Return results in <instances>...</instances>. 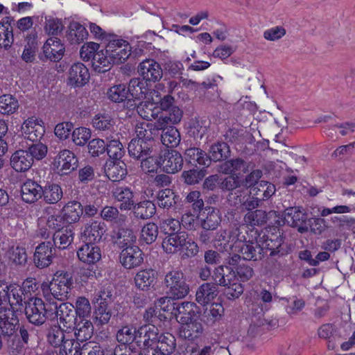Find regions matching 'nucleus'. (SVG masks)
I'll use <instances>...</instances> for the list:
<instances>
[{
  "label": "nucleus",
  "instance_id": "nucleus-24",
  "mask_svg": "<svg viewBox=\"0 0 355 355\" xmlns=\"http://www.w3.org/2000/svg\"><path fill=\"white\" fill-rule=\"evenodd\" d=\"M78 259L83 263L94 264L101 258V249L92 243L82 245L77 252Z\"/></svg>",
  "mask_w": 355,
  "mask_h": 355
},
{
  "label": "nucleus",
  "instance_id": "nucleus-63",
  "mask_svg": "<svg viewBox=\"0 0 355 355\" xmlns=\"http://www.w3.org/2000/svg\"><path fill=\"white\" fill-rule=\"evenodd\" d=\"M224 313V308L220 303H213L209 309H207L205 312V317L207 318V322H214L221 318Z\"/></svg>",
  "mask_w": 355,
  "mask_h": 355
},
{
  "label": "nucleus",
  "instance_id": "nucleus-43",
  "mask_svg": "<svg viewBox=\"0 0 355 355\" xmlns=\"http://www.w3.org/2000/svg\"><path fill=\"white\" fill-rule=\"evenodd\" d=\"M185 157L191 164H197L208 166L210 164V159L205 152L198 148H191L185 151Z\"/></svg>",
  "mask_w": 355,
  "mask_h": 355
},
{
  "label": "nucleus",
  "instance_id": "nucleus-37",
  "mask_svg": "<svg viewBox=\"0 0 355 355\" xmlns=\"http://www.w3.org/2000/svg\"><path fill=\"white\" fill-rule=\"evenodd\" d=\"M149 142L134 138L128 144V150L130 157L135 159H140L147 155L150 150Z\"/></svg>",
  "mask_w": 355,
  "mask_h": 355
},
{
  "label": "nucleus",
  "instance_id": "nucleus-13",
  "mask_svg": "<svg viewBox=\"0 0 355 355\" xmlns=\"http://www.w3.org/2000/svg\"><path fill=\"white\" fill-rule=\"evenodd\" d=\"M36 117L26 119L21 125V132L25 139L32 141H39L44 134V127Z\"/></svg>",
  "mask_w": 355,
  "mask_h": 355
},
{
  "label": "nucleus",
  "instance_id": "nucleus-16",
  "mask_svg": "<svg viewBox=\"0 0 355 355\" xmlns=\"http://www.w3.org/2000/svg\"><path fill=\"white\" fill-rule=\"evenodd\" d=\"M53 245L51 241L40 243L35 249L34 254V263L37 268L48 267L53 258Z\"/></svg>",
  "mask_w": 355,
  "mask_h": 355
},
{
  "label": "nucleus",
  "instance_id": "nucleus-28",
  "mask_svg": "<svg viewBox=\"0 0 355 355\" xmlns=\"http://www.w3.org/2000/svg\"><path fill=\"white\" fill-rule=\"evenodd\" d=\"M78 341L83 342L93 335L94 327L92 322L86 318H79L76 321L74 327L71 329Z\"/></svg>",
  "mask_w": 355,
  "mask_h": 355
},
{
  "label": "nucleus",
  "instance_id": "nucleus-1",
  "mask_svg": "<svg viewBox=\"0 0 355 355\" xmlns=\"http://www.w3.org/2000/svg\"><path fill=\"white\" fill-rule=\"evenodd\" d=\"M72 285L71 274L60 270L54 274L51 282L42 283L41 288L45 300L64 301L67 299Z\"/></svg>",
  "mask_w": 355,
  "mask_h": 355
},
{
  "label": "nucleus",
  "instance_id": "nucleus-29",
  "mask_svg": "<svg viewBox=\"0 0 355 355\" xmlns=\"http://www.w3.org/2000/svg\"><path fill=\"white\" fill-rule=\"evenodd\" d=\"M42 187L37 182L28 180L21 186L22 200L27 203H33L42 198Z\"/></svg>",
  "mask_w": 355,
  "mask_h": 355
},
{
  "label": "nucleus",
  "instance_id": "nucleus-50",
  "mask_svg": "<svg viewBox=\"0 0 355 355\" xmlns=\"http://www.w3.org/2000/svg\"><path fill=\"white\" fill-rule=\"evenodd\" d=\"M155 205L150 200L140 202L134 206L135 216L141 219L151 218L155 214Z\"/></svg>",
  "mask_w": 355,
  "mask_h": 355
},
{
  "label": "nucleus",
  "instance_id": "nucleus-61",
  "mask_svg": "<svg viewBox=\"0 0 355 355\" xmlns=\"http://www.w3.org/2000/svg\"><path fill=\"white\" fill-rule=\"evenodd\" d=\"M135 131L137 135L136 139L148 142L153 138L152 125L148 122L137 123L135 125Z\"/></svg>",
  "mask_w": 355,
  "mask_h": 355
},
{
  "label": "nucleus",
  "instance_id": "nucleus-7",
  "mask_svg": "<svg viewBox=\"0 0 355 355\" xmlns=\"http://www.w3.org/2000/svg\"><path fill=\"white\" fill-rule=\"evenodd\" d=\"M25 304V314L31 323L39 326L45 322L44 302L42 299L32 297Z\"/></svg>",
  "mask_w": 355,
  "mask_h": 355
},
{
  "label": "nucleus",
  "instance_id": "nucleus-31",
  "mask_svg": "<svg viewBox=\"0 0 355 355\" xmlns=\"http://www.w3.org/2000/svg\"><path fill=\"white\" fill-rule=\"evenodd\" d=\"M105 172L112 182H119L127 175L126 164L120 160L109 161L106 163Z\"/></svg>",
  "mask_w": 355,
  "mask_h": 355
},
{
  "label": "nucleus",
  "instance_id": "nucleus-44",
  "mask_svg": "<svg viewBox=\"0 0 355 355\" xmlns=\"http://www.w3.org/2000/svg\"><path fill=\"white\" fill-rule=\"evenodd\" d=\"M229 146L225 142H218L212 144L209 150L208 159L211 161L218 162L225 159L230 156Z\"/></svg>",
  "mask_w": 355,
  "mask_h": 355
},
{
  "label": "nucleus",
  "instance_id": "nucleus-26",
  "mask_svg": "<svg viewBox=\"0 0 355 355\" xmlns=\"http://www.w3.org/2000/svg\"><path fill=\"white\" fill-rule=\"evenodd\" d=\"M157 279V272L152 269H145L137 272L134 280L135 286L141 291H147L153 287Z\"/></svg>",
  "mask_w": 355,
  "mask_h": 355
},
{
  "label": "nucleus",
  "instance_id": "nucleus-27",
  "mask_svg": "<svg viewBox=\"0 0 355 355\" xmlns=\"http://www.w3.org/2000/svg\"><path fill=\"white\" fill-rule=\"evenodd\" d=\"M105 227L104 223L94 220L85 225L82 235L89 243L98 242L105 232Z\"/></svg>",
  "mask_w": 355,
  "mask_h": 355
},
{
  "label": "nucleus",
  "instance_id": "nucleus-38",
  "mask_svg": "<svg viewBox=\"0 0 355 355\" xmlns=\"http://www.w3.org/2000/svg\"><path fill=\"white\" fill-rule=\"evenodd\" d=\"M9 300L8 304L10 307L6 306L13 311H17L21 309L24 300V293L21 287L15 284L9 285Z\"/></svg>",
  "mask_w": 355,
  "mask_h": 355
},
{
  "label": "nucleus",
  "instance_id": "nucleus-9",
  "mask_svg": "<svg viewBox=\"0 0 355 355\" xmlns=\"http://www.w3.org/2000/svg\"><path fill=\"white\" fill-rule=\"evenodd\" d=\"M138 73L146 81L156 82L162 78L163 71L160 64L153 59H146L138 66Z\"/></svg>",
  "mask_w": 355,
  "mask_h": 355
},
{
  "label": "nucleus",
  "instance_id": "nucleus-48",
  "mask_svg": "<svg viewBox=\"0 0 355 355\" xmlns=\"http://www.w3.org/2000/svg\"><path fill=\"white\" fill-rule=\"evenodd\" d=\"M64 331H65V328L60 326H53L49 329L47 336L48 341L51 345L55 347L61 346L59 352L63 348L64 342L67 340H70L69 338H65Z\"/></svg>",
  "mask_w": 355,
  "mask_h": 355
},
{
  "label": "nucleus",
  "instance_id": "nucleus-6",
  "mask_svg": "<svg viewBox=\"0 0 355 355\" xmlns=\"http://www.w3.org/2000/svg\"><path fill=\"white\" fill-rule=\"evenodd\" d=\"M78 164L75 154L67 149L60 150L53 162L54 169L61 175L69 174L78 167Z\"/></svg>",
  "mask_w": 355,
  "mask_h": 355
},
{
  "label": "nucleus",
  "instance_id": "nucleus-33",
  "mask_svg": "<svg viewBox=\"0 0 355 355\" xmlns=\"http://www.w3.org/2000/svg\"><path fill=\"white\" fill-rule=\"evenodd\" d=\"M218 294V287L214 284H202L197 290L196 299L202 306L209 304Z\"/></svg>",
  "mask_w": 355,
  "mask_h": 355
},
{
  "label": "nucleus",
  "instance_id": "nucleus-18",
  "mask_svg": "<svg viewBox=\"0 0 355 355\" xmlns=\"http://www.w3.org/2000/svg\"><path fill=\"white\" fill-rule=\"evenodd\" d=\"M195 309L196 305L193 302L175 303L174 310L171 314L175 317L177 321L181 324L197 319L198 316Z\"/></svg>",
  "mask_w": 355,
  "mask_h": 355
},
{
  "label": "nucleus",
  "instance_id": "nucleus-47",
  "mask_svg": "<svg viewBox=\"0 0 355 355\" xmlns=\"http://www.w3.org/2000/svg\"><path fill=\"white\" fill-rule=\"evenodd\" d=\"M161 140L164 146L174 148L180 142V134L178 129L173 126L166 127L163 128Z\"/></svg>",
  "mask_w": 355,
  "mask_h": 355
},
{
  "label": "nucleus",
  "instance_id": "nucleus-36",
  "mask_svg": "<svg viewBox=\"0 0 355 355\" xmlns=\"http://www.w3.org/2000/svg\"><path fill=\"white\" fill-rule=\"evenodd\" d=\"M82 205L77 201H71L67 203L63 209L62 216L67 224H72L79 220L83 214Z\"/></svg>",
  "mask_w": 355,
  "mask_h": 355
},
{
  "label": "nucleus",
  "instance_id": "nucleus-22",
  "mask_svg": "<svg viewBox=\"0 0 355 355\" xmlns=\"http://www.w3.org/2000/svg\"><path fill=\"white\" fill-rule=\"evenodd\" d=\"M112 239L114 244L122 250L136 246L135 243L137 236L134 232L130 229H119L116 232H114Z\"/></svg>",
  "mask_w": 355,
  "mask_h": 355
},
{
  "label": "nucleus",
  "instance_id": "nucleus-21",
  "mask_svg": "<svg viewBox=\"0 0 355 355\" xmlns=\"http://www.w3.org/2000/svg\"><path fill=\"white\" fill-rule=\"evenodd\" d=\"M10 166L16 172H26L33 164L32 157L26 150L15 151L10 157Z\"/></svg>",
  "mask_w": 355,
  "mask_h": 355
},
{
  "label": "nucleus",
  "instance_id": "nucleus-62",
  "mask_svg": "<svg viewBox=\"0 0 355 355\" xmlns=\"http://www.w3.org/2000/svg\"><path fill=\"white\" fill-rule=\"evenodd\" d=\"M112 317L111 309L105 305H98L94 311L95 322L98 325L107 324Z\"/></svg>",
  "mask_w": 355,
  "mask_h": 355
},
{
  "label": "nucleus",
  "instance_id": "nucleus-46",
  "mask_svg": "<svg viewBox=\"0 0 355 355\" xmlns=\"http://www.w3.org/2000/svg\"><path fill=\"white\" fill-rule=\"evenodd\" d=\"M178 198V196L169 189L160 190L157 195L158 206L167 209L173 207L177 203Z\"/></svg>",
  "mask_w": 355,
  "mask_h": 355
},
{
  "label": "nucleus",
  "instance_id": "nucleus-25",
  "mask_svg": "<svg viewBox=\"0 0 355 355\" xmlns=\"http://www.w3.org/2000/svg\"><path fill=\"white\" fill-rule=\"evenodd\" d=\"M182 110L177 105L162 113L156 122L157 129H163L171 124H177L181 121Z\"/></svg>",
  "mask_w": 355,
  "mask_h": 355
},
{
  "label": "nucleus",
  "instance_id": "nucleus-4",
  "mask_svg": "<svg viewBox=\"0 0 355 355\" xmlns=\"http://www.w3.org/2000/svg\"><path fill=\"white\" fill-rule=\"evenodd\" d=\"M106 46L114 64L124 62L131 55L132 48L129 42L116 35L110 36Z\"/></svg>",
  "mask_w": 355,
  "mask_h": 355
},
{
  "label": "nucleus",
  "instance_id": "nucleus-41",
  "mask_svg": "<svg viewBox=\"0 0 355 355\" xmlns=\"http://www.w3.org/2000/svg\"><path fill=\"white\" fill-rule=\"evenodd\" d=\"M213 278L217 284L226 287L236 279V275L230 268L219 266L214 270Z\"/></svg>",
  "mask_w": 355,
  "mask_h": 355
},
{
  "label": "nucleus",
  "instance_id": "nucleus-10",
  "mask_svg": "<svg viewBox=\"0 0 355 355\" xmlns=\"http://www.w3.org/2000/svg\"><path fill=\"white\" fill-rule=\"evenodd\" d=\"M158 338L159 331L155 325L142 326L138 329L137 345L141 349L153 348V345L157 343Z\"/></svg>",
  "mask_w": 355,
  "mask_h": 355
},
{
  "label": "nucleus",
  "instance_id": "nucleus-64",
  "mask_svg": "<svg viewBox=\"0 0 355 355\" xmlns=\"http://www.w3.org/2000/svg\"><path fill=\"white\" fill-rule=\"evenodd\" d=\"M91 137L89 129L84 127L76 128L72 132V139L77 146H84Z\"/></svg>",
  "mask_w": 355,
  "mask_h": 355
},
{
  "label": "nucleus",
  "instance_id": "nucleus-56",
  "mask_svg": "<svg viewBox=\"0 0 355 355\" xmlns=\"http://www.w3.org/2000/svg\"><path fill=\"white\" fill-rule=\"evenodd\" d=\"M243 220L247 225L252 227L262 225L267 221V214L261 209L248 211L245 214Z\"/></svg>",
  "mask_w": 355,
  "mask_h": 355
},
{
  "label": "nucleus",
  "instance_id": "nucleus-32",
  "mask_svg": "<svg viewBox=\"0 0 355 355\" xmlns=\"http://www.w3.org/2000/svg\"><path fill=\"white\" fill-rule=\"evenodd\" d=\"M92 64L94 70L98 73H104L110 69L114 62L111 55L107 52V46L105 50L101 49L96 53Z\"/></svg>",
  "mask_w": 355,
  "mask_h": 355
},
{
  "label": "nucleus",
  "instance_id": "nucleus-58",
  "mask_svg": "<svg viewBox=\"0 0 355 355\" xmlns=\"http://www.w3.org/2000/svg\"><path fill=\"white\" fill-rule=\"evenodd\" d=\"M7 257L16 265H24L27 261V254L24 248L12 246L7 252Z\"/></svg>",
  "mask_w": 355,
  "mask_h": 355
},
{
  "label": "nucleus",
  "instance_id": "nucleus-60",
  "mask_svg": "<svg viewBox=\"0 0 355 355\" xmlns=\"http://www.w3.org/2000/svg\"><path fill=\"white\" fill-rule=\"evenodd\" d=\"M94 128L98 130H110L113 128L114 122L108 114H98L92 120Z\"/></svg>",
  "mask_w": 355,
  "mask_h": 355
},
{
  "label": "nucleus",
  "instance_id": "nucleus-17",
  "mask_svg": "<svg viewBox=\"0 0 355 355\" xmlns=\"http://www.w3.org/2000/svg\"><path fill=\"white\" fill-rule=\"evenodd\" d=\"M59 320L60 327L65 328V332H71L78 320L75 316L73 306L70 303H60V311L56 318Z\"/></svg>",
  "mask_w": 355,
  "mask_h": 355
},
{
  "label": "nucleus",
  "instance_id": "nucleus-11",
  "mask_svg": "<svg viewBox=\"0 0 355 355\" xmlns=\"http://www.w3.org/2000/svg\"><path fill=\"white\" fill-rule=\"evenodd\" d=\"M144 254L138 246L122 250L119 260L121 265L126 269L139 267L144 261Z\"/></svg>",
  "mask_w": 355,
  "mask_h": 355
},
{
  "label": "nucleus",
  "instance_id": "nucleus-5",
  "mask_svg": "<svg viewBox=\"0 0 355 355\" xmlns=\"http://www.w3.org/2000/svg\"><path fill=\"white\" fill-rule=\"evenodd\" d=\"M242 232L239 227H233L231 230H220L217 232L215 240L214 246L221 252H227L234 253V244L240 240Z\"/></svg>",
  "mask_w": 355,
  "mask_h": 355
},
{
  "label": "nucleus",
  "instance_id": "nucleus-12",
  "mask_svg": "<svg viewBox=\"0 0 355 355\" xmlns=\"http://www.w3.org/2000/svg\"><path fill=\"white\" fill-rule=\"evenodd\" d=\"M285 221L290 225L297 227L298 232L304 233L309 231L307 216L298 207L287 208L284 214Z\"/></svg>",
  "mask_w": 355,
  "mask_h": 355
},
{
  "label": "nucleus",
  "instance_id": "nucleus-55",
  "mask_svg": "<svg viewBox=\"0 0 355 355\" xmlns=\"http://www.w3.org/2000/svg\"><path fill=\"white\" fill-rule=\"evenodd\" d=\"M108 155L112 159L120 160L125 153V150L118 138L112 136L106 144Z\"/></svg>",
  "mask_w": 355,
  "mask_h": 355
},
{
  "label": "nucleus",
  "instance_id": "nucleus-19",
  "mask_svg": "<svg viewBox=\"0 0 355 355\" xmlns=\"http://www.w3.org/2000/svg\"><path fill=\"white\" fill-rule=\"evenodd\" d=\"M95 345L94 343L89 342L80 348L78 343L74 340H67L60 349V355H92Z\"/></svg>",
  "mask_w": 355,
  "mask_h": 355
},
{
  "label": "nucleus",
  "instance_id": "nucleus-20",
  "mask_svg": "<svg viewBox=\"0 0 355 355\" xmlns=\"http://www.w3.org/2000/svg\"><path fill=\"white\" fill-rule=\"evenodd\" d=\"M89 78L87 68L81 62L74 63L69 69V81L75 87L85 85Z\"/></svg>",
  "mask_w": 355,
  "mask_h": 355
},
{
  "label": "nucleus",
  "instance_id": "nucleus-35",
  "mask_svg": "<svg viewBox=\"0 0 355 355\" xmlns=\"http://www.w3.org/2000/svg\"><path fill=\"white\" fill-rule=\"evenodd\" d=\"M248 164L241 158L227 160L220 166V171L225 174H232L238 176L241 173H245L248 171Z\"/></svg>",
  "mask_w": 355,
  "mask_h": 355
},
{
  "label": "nucleus",
  "instance_id": "nucleus-54",
  "mask_svg": "<svg viewBox=\"0 0 355 355\" xmlns=\"http://www.w3.org/2000/svg\"><path fill=\"white\" fill-rule=\"evenodd\" d=\"M19 108V103L15 97L10 94L0 96V113L2 114H12Z\"/></svg>",
  "mask_w": 355,
  "mask_h": 355
},
{
  "label": "nucleus",
  "instance_id": "nucleus-39",
  "mask_svg": "<svg viewBox=\"0 0 355 355\" xmlns=\"http://www.w3.org/2000/svg\"><path fill=\"white\" fill-rule=\"evenodd\" d=\"M127 90L128 98L131 96L132 99L141 101L144 100L146 96L148 87L146 82L139 78H133L130 80Z\"/></svg>",
  "mask_w": 355,
  "mask_h": 355
},
{
  "label": "nucleus",
  "instance_id": "nucleus-53",
  "mask_svg": "<svg viewBox=\"0 0 355 355\" xmlns=\"http://www.w3.org/2000/svg\"><path fill=\"white\" fill-rule=\"evenodd\" d=\"M73 239V234L70 229L58 231L53 234V243L59 249H66Z\"/></svg>",
  "mask_w": 355,
  "mask_h": 355
},
{
  "label": "nucleus",
  "instance_id": "nucleus-15",
  "mask_svg": "<svg viewBox=\"0 0 355 355\" xmlns=\"http://www.w3.org/2000/svg\"><path fill=\"white\" fill-rule=\"evenodd\" d=\"M19 320L15 311L4 307L0 309V334L11 336L16 331Z\"/></svg>",
  "mask_w": 355,
  "mask_h": 355
},
{
  "label": "nucleus",
  "instance_id": "nucleus-34",
  "mask_svg": "<svg viewBox=\"0 0 355 355\" xmlns=\"http://www.w3.org/2000/svg\"><path fill=\"white\" fill-rule=\"evenodd\" d=\"M202 332V325L197 319L180 324V336L189 340L198 338Z\"/></svg>",
  "mask_w": 355,
  "mask_h": 355
},
{
  "label": "nucleus",
  "instance_id": "nucleus-42",
  "mask_svg": "<svg viewBox=\"0 0 355 355\" xmlns=\"http://www.w3.org/2000/svg\"><path fill=\"white\" fill-rule=\"evenodd\" d=\"M137 111L141 117L147 121H151L159 117V108L158 105L146 100L138 105Z\"/></svg>",
  "mask_w": 355,
  "mask_h": 355
},
{
  "label": "nucleus",
  "instance_id": "nucleus-14",
  "mask_svg": "<svg viewBox=\"0 0 355 355\" xmlns=\"http://www.w3.org/2000/svg\"><path fill=\"white\" fill-rule=\"evenodd\" d=\"M42 51L46 60L53 62L60 60L65 51L64 44L57 37H51L46 40L42 47Z\"/></svg>",
  "mask_w": 355,
  "mask_h": 355
},
{
  "label": "nucleus",
  "instance_id": "nucleus-51",
  "mask_svg": "<svg viewBox=\"0 0 355 355\" xmlns=\"http://www.w3.org/2000/svg\"><path fill=\"white\" fill-rule=\"evenodd\" d=\"M107 98L112 102L121 103L128 98V91L125 85H116L108 89L107 92Z\"/></svg>",
  "mask_w": 355,
  "mask_h": 355
},
{
  "label": "nucleus",
  "instance_id": "nucleus-57",
  "mask_svg": "<svg viewBox=\"0 0 355 355\" xmlns=\"http://www.w3.org/2000/svg\"><path fill=\"white\" fill-rule=\"evenodd\" d=\"M63 28L62 19L51 16L45 17L44 31L48 35H58L62 33Z\"/></svg>",
  "mask_w": 355,
  "mask_h": 355
},
{
  "label": "nucleus",
  "instance_id": "nucleus-40",
  "mask_svg": "<svg viewBox=\"0 0 355 355\" xmlns=\"http://www.w3.org/2000/svg\"><path fill=\"white\" fill-rule=\"evenodd\" d=\"M63 196V191L60 185L51 184L42 188V197L44 201L50 205L56 204Z\"/></svg>",
  "mask_w": 355,
  "mask_h": 355
},
{
  "label": "nucleus",
  "instance_id": "nucleus-2",
  "mask_svg": "<svg viewBox=\"0 0 355 355\" xmlns=\"http://www.w3.org/2000/svg\"><path fill=\"white\" fill-rule=\"evenodd\" d=\"M240 240L234 244V252L230 264H236L241 258L248 261L261 260L264 256V250L257 241H246L244 234L240 236Z\"/></svg>",
  "mask_w": 355,
  "mask_h": 355
},
{
  "label": "nucleus",
  "instance_id": "nucleus-23",
  "mask_svg": "<svg viewBox=\"0 0 355 355\" xmlns=\"http://www.w3.org/2000/svg\"><path fill=\"white\" fill-rule=\"evenodd\" d=\"M112 197L120 202L119 207L121 210H130L135 205L134 194L128 187H117L112 191Z\"/></svg>",
  "mask_w": 355,
  "mask_h": 355
},
{
  "label": "nucleus",
  "instance_id": "nucleus-30",
  "mask_svg": "<svg viewBox=\"0 0 355 355\" xmlns=\"http://www.w3.org/2000/svg\"><path fill=\"white\" fill-rule=\"evenodd\" d=\"M88 32L86 28L78 21L70 22L67 31V39L71 44H78L87 38Z\"/></svg>",
  "mask_w": 355,
  "mask_h": 355
},
{
  "label": "nucleus",
  "instance_id": "nucleus-3",
  "mask_svg": "<svg viewBox=\"0 0 355 355\" xmlns=\"http://www.w3.org/2000/svg\"><path fill=\"white\" fill-rule=\"evenodd\" d=\"M164 285L166 288V294L172 299H182L189 292V284L180 270L172 269L167 272L164 277Z\"/></svg>",
  "mask_w": 355,
  "mask_h": 355
},
{
  "label": "nucleus",
  "instance_id": "nucleus-52",
  "mask_svg": "<svg viewBox=\"0 0 355 355\" xmlns=\"http://www.w3.org/2000/svg\"><path fill=\"white\" fill-rule=\"evenodd\" d=\"M157 343V352L162 355L171 354L176 347L175 338L171 334L161 335Z\"/></svg>",
  "mask_w": 355,
  "mask_h": 355
},
{
  "label": "nucleus",
  "instance_id": "nucleus-59",
  "mask_svg": "<svg viewBox=\"0 0 355 355\" xmlns=\"http://www.w3.org/2000/svg\"><path fill=\"white\" fill-rule=\"evenodd\" d=\"M220 221L221 218L219 214V211L212 209L207 213L206 218L202 220L201 225L204 230H214L218 227L220 223Z\"/></svg>",
  "mask_w": 355,
  "mask_h": 355
},
{
  "label": "nucleus",
  "instance_id": "nucleus-49",
  "mask_svg": "<svg viewBox=\"0 0 355 355\" xmlns=\"http://www.w3.org/2000/svg\"><path fill=\"white\" fill-rule=\"evenodd\" d=\"M101 216L105 220L112 222L117 225L123 224L126 216L120 214L118 209L112 206L105 207L101 212Z\"/></svg>",
  "mask_w": 355,
  "mask_h": 355
},
{
  "label": "nucleus",
  "instance_id": "nucleus-45",
  "mask_svg": "<svg viewBox=\"0 0 355 355\" xmlns=\"http://www.w3.org/2000/svg\"><path fill=\"white\" fill-rule=\"evenodd\" d=\"M138 329L132 325L122 327L116 333V339L123 345H128L132 343L137 344Z\"/></svg>",
  "mask_w": 355,
  "mask_h": 355
},
{
  "label": "nucleus",
  "instance_id": "nucleus-8",
  "mask_svg": "<svg viewBox=\"0 0 355 355\" xmlns=\"http://www.w3.org/2000/svg\"><path fill=\"white\" fill-rule=\"evenodd\" d=\"M161 168L167 173H175L180 171L183 165L181 154L175 150H168L159 155Z\"/></svg>",
  "mask_w": 355,
  "mask_h": 355
}]
</instances>
